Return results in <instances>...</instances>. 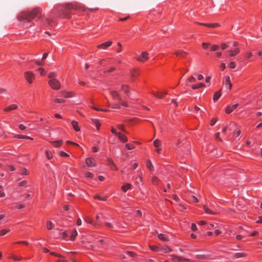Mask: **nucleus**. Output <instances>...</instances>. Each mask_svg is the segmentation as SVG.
I'll use <instances>...</instances> for the list:
<instances>
[{
    "label": "nucleus",
    "instance_id": "obj_1",
    "mask_svg": "<svg viewBox=\"0 0 262 262\" xmlns=\"http://www.w3.org/2000/svg\"><path fill=\"white\" fill-rule=\"evenodd\" d=\"M41 9L39 8H35L31 11L22 12L17 16L19 21L30 22L36 16H37L41 12Z\"/></svg>",
    "mask_w": 262,
    "mask_h": 262
},
{
    "label": "nucleus",
    "instance_id": "obj_2",
    "mask_svg": "<svg viewBox=\"0 0 262 262\" xmlns=\"http://www.w3.org/2000/svg\"><path fill=\"white\" fill-rule=\"evenodd\" d=\"M49 85L54 90H57L60 88V83L58 80L56 78L50 79L48 81Z\"/></svg>",
    "mask_w": 262,
    "mask_h": 262
},
{
    "label": "nucleus",
    "instance_id": "obj_3",
    "mask_svg": "<svg viewBox=\"0 0 262 262\" xmlns=\"http://www.w3.org/2000/svg\"><path fill=\"white\" fill-rule=\"evenodd\" d=\"M148 53L147 52H142L137 60L141 62H144L148 59Z\"/></svg>",
    "mask_w": 262,
    "mask_h": 262
},
{
    "label": "nucleus",
    "instance_id": "obj_4",
    "mask_svg": "<svg viewBox=\"0 0 262 262\" xmlns=\"http://www.w3.org/2000/svg\"><path fill=\"white\" fill-rule=\"evenodd\" d=\"M25 77L26 79L30 83H31L34 79V74L30 71H27L25 73Z\"/></svg>",
    "mask_w": 262,
    "mask_h": 262
},
{
    "label": "nucleus",
    "instance_id": "obj_5",
    "mask_svg": "<svg viewBox=\"0 0 262 262\" xmlns=\"http://www.w3.org/2000/svg\"><path fill=\"white\" fill-rule=\"evenodd\" d=\"M64 8L66 9L70 10H78L79 7L73 3H69L64 5Z\"/></svg>",
    "mask_w": 262,
    "mask_h": 262
},
{
    "label": "nucleus",
    "instance_id": "obj_6",
    "mask_svg": "<svg viewBox=\"0 0 262 262\" xmlns=\"http://www.w3.org/2000/svg\"><path fill=\"white\" fill-rule=\"evenodd\" d=\"M112 44V41H108L107 42H104L102 44L99 45L97 46V48L99 49H102L103 50L106 49L107 48L110 47Z\"/></svg>",
    "mask_w": 262,
    "mask_h": 262
},
{
    "label": "nucleus",
    "instance_id": "obj_7",
    "mask_svg": "<svg viewBox=\"0 0 262 262\" xmlns=\"http://www.w3.org/2000/svg\"><path fill=\"white\" fill-rule=\"evenodd\" d=\"M85 163L89 166L94 167L95 166V161L91 158H88L85 160Z\"/></svg>",
    "mask_w": 262,
    "mask_h": 262
},
{
    "label": "nucleus",
    "instance_id": "obj_8",
    "mask_svg": "<svg viewBox=\"0 0 262 262\" xmlns=\"http://www.w3.org/2000/svg\"><path fill=\"white\" fill-rule=\"evenodd\" d=\"M238 106V104L236 103V104H234L233 105H229L226 108V110H225V112L227 114H229L230 113H231L233 110L235 109L236 108V107Z\"/></svg>",
    "mask_w": 262,
    "mask_h": 262
},
{
    "label": "nucleus",
    "instance_id": "obj_9",
    "mask_svg": "<svg viewBox=\"0 0 262 262\" xmlns=\"http://www.w3.org/2000/svg\"><path fill=\"white\" fill-rule=\"evenodd\" d=\"M110 93V94L112 96V97L114 99H118L119 100H121V98H120L119 93L117 91H111Z\"/></svg>",
    "mask_w": 262,
    "mask_h": 262
},
{
    "label": "nucleus",
    "instance_id": "obj_10",
    "mask_svg": "<svg viewBox=\"0 0 262 262\" xmlns=\"http://www.w3.org/2000/svg\"><path fill=\"white\" fill-rule=\"evenodd\" d=\"M228 52L229 56L233 57L236 55L239 52V49L238 48H236L234 50L228 51Z\"/></svg>",
    "mask_w": 262,
    "mask_h": 262
},
{
    "label": "nucleus",
    "instance_id": "obj_11",
    "mask_svg": "<svg viewBox=\"0 0 262 262\" xmlns=\"http://www.w3.org/2000/svg\"><path fill=\"white\" fill-rule=\"evenodd\" d=\"M224 83L226 86H228L229 89L232 88V84L230 82V77L229 76H226L225 78Z\"/></svg>",
    "mask_w": 262,
    "mask_h": 262
},
{
    "label": "nucleus",
    "instance_id": "obj_12",
    "mask_svg": "<svg viewBox=\"0 0 262 262\" xmlns=\"http://www.w3.org/2000/svg\"><path fill=\"white\" fill-rule=\"evenodd\" d=\"M201 25L206 26L209 28H215L220 26L219 24L218 23H213V24H204V23H200Z\"/></svg>",
    "mask_w": 262,
    "mask_h": 262
},
{
    "label": "nucleus",
    "instance_id": "obj_13",
    "mask_svg": "<svg viewBox=\"0 0 262 262\" xmlns=\"http://www.w3.org/2000/svg\"><path fill=\"white\" fill-rule=\"evenodd\" d=\"M119 139L123 142H126L127 141V138L124 135L122 134L120 132L117 136Z\"/></svg>",
    "mask_w": 262,
    "mask_h": 262
},
{
    "label": "nucleus",
    "instance_id": "obj_14",
    "mask_svg": "<svg viewBox=\"0 0 262 262\" xmlns=\"http://www.w3.org/2000/svg\"><path fill=\"white\" fill-rule=\"evenodd\" d=\"M18 106L16 104H12L11 105H9L7 106V107L5 108L4 111L5 112H9L13 110H15L17 108Z\"/></svg>",
    "mask_w": 262,
    "mask_h": 262
},
{
    "label": "nucleus",
    "instance_id": "obj_15",
    "mask_svg": "<svg viewBox=\"0 0 262 262\" xmlns=\"http://www.w3.org/2000/svg\"><path fill=\"white\" fill-rule=\"evenodd\" d=\"M174 54L178 56L184 57L185 56V55L187 54V53L186 52H184L183 51L179 50V51H176Z\"/></svg>",
    "mask_w": 262,
    "mask_h": 262
},
{
    "label": "nucleus",
    "instance_id": "obj_16",
    "mask_svg": "<svg viewBox=\"0 0 262 262\" xmlns=\"http://www.w3.org/2000/svg\"><path fill=\"white\" fill-rule=\"evenodd\" d=\"M139 75V74L136 70H133L130 73L132 81H134L136 79V77Z\"/></svg>",
    "mask_w": 262,
    "mask_h": 262
},
{
    "label": "nucleus",
    "instance_id": "obj_17",
    "mask_svg": "<svg viewBox=\"0 0 262 262\" xmlns=\"http://www.w3.org/2000/svg\"><path fill=\"white\" fill-rule=\"evenodd\" d=\"M71 123H72L73 128L75 129V131L78 132V131L80 130V128L78 126V123L77 121H72Z\"/></svg>",
    "mask_w": 262,
    "mask_h": 262
},
{
    "label": "nucleus",
    "instance_id": "obj_18",
    "mask_svg": "<svg viewBox=\"0 0 262 262\" xmlns=\"http://www.w3.org/2000/svg\"><path fill=\"white\" fill-rule=\"evenodd\" d=\"M158 237L160 239V240H162L163 241H169V239L167 237V236H166V235L165 234H158Z\"/></svg>",
    "mask_w": 262,
    "mask_h": 262
},
{
    "label": "nucleus",
    "instance_id": "obj_19",
    "mask_svg": "<svg viewBox=\"0 0 262 262\" xmlns=\"http://www.w3.org/2000/svg\"><path fill=\"white\" fill-rule=\"evenodd\" d=\"M221 90H220L214 93V96H213V100L214 102H215L221 96Z\"/></svg>",
    "mask_w": 262,
    "mask_h": 262
},
{
    "label": "nucleus",
    "instance_id": "obj_20",
    "mask_svg": "<svg viewBox=\"0 0 262 262\" xmlns=\"http://www.w3.org/2000/svg\"><path fill=\"white\" fill-rule=\"evenodd\" d=\"M195 257L199 259H209V255H200L198 254L195 256Z\"/></svg>",
    "mask_w": 262,
    "mask_h": 262
},
{
    "label": "nucleus",
    "instance_id": "obj_21",
    "mask_svg": "<svg viewBox=\"0 0 262 262\" xmlns=\"http://www.w3.org/2000/svg\"><path fill=\"white\" fill-rule=\"evenodd\" d=\"M205 86V84L203 83H200L198 84L193 85L191 86V89L193 90H195L200 88L204 87Z\"/></svg>",
    "mask_w": 262,
    "mask_h": 262
},
{
    "label": "nucleus",
    "instance_id": "obj_22",
    "mask_svg": "<svg viewBox=\"0 0 262 262\" xmlns=\"http://www.w3.org/2000/svg\"><path fill=\"white\" fill-rule=\"evenodd\" d=\"M121 89L122 91H124L125 93H128L129 92V86L126 84H122L121 87Z\"/></svg>",
    "mask_w": 262,
    "mask_h": 262
},
{
    "label": "nucleus",
    "instance_id": "obj_23",
    "mask_svg": "<svg viewBox=\"0 0 262 262\" xmlns=\"http://www.w3.org/2000/svg\"><path fill=\"white\" fill-rule=\"evenodd\" d=\"M146 166L150 171L154 170V166L150 160L146 162Z\"/></svg>",
    "mask_w": 262,
    "mask_h": 262
},
{
    "label": "nucleus",
    "instance_id": "obj_24",
    "mask_svg": "<svg viewBox=\"0 0 262 262\" xmlns=\"http://www.w3.org/2000/svg\"><path fill=\"white\" fill-rule=\"evenodd\" d=\"M61 93L62 96L66 98H71L73 97L71 92H62Z\"/></svg>",
    "mask_w": 262,
    "mask_h": 262
},
{
    "label": "nucleus",
    "instance_id": "obj_25",
    "mask_svg": "<svg viewBox=\"0 0 262 262\" xmlns=\"http://www.w3.org/2000/svg\"><path fill=\"white\" fill-rule=\"evenodd\" d=\"M132 185L130 184H126L125 185H124L122 186V189L123 191L126 192L127 190L130 188Z\"/></svg>",
    "mask_w": 262,
    "mask_h": 262
},
{
    "label": "nucleus",
    "instance_id": "obj_26",
    "mask_svg": "<svg viewBox=\"0 0 262 262\" xmlns=\"http://www.w3.org/2000/svg\"><path fill=\"white\" fill-rule=\"evenodd\" d=\"M247 255V254L243 252H239L235 254L234 256L235 258H241L245 257Z\"/></svg>",
    "mask_w": 262,
    "mask_h": 262
},
{
    "label": "nucleus",
    "instance_id": "obj_27",
    "mask_svg": "<svg viewBox=\"0 0 262 262\" xmlns=\"http://www.w3.org/2000/svg\"><path fill=\"white\" fill-rule=\"evenodd\" d=\"M77 231L74 229L72 231V234H71V237H70V239L71 241H73L75 238L76 237V236H77Z\"/></svg>",
    "mask_w": 262,
    "mask_h": 262
},
{
    "label": "nucleus",
    "instance_id": "obj_28",
    "mask_svg": "<svg viewBox=\"0 0 262 262\" xmlns=\"http://www.w3.org/2000/svg\"><path fill=\"white\" fill-rule=\"evenodd\" d=\"M54 227V224L51 222L48 221L47 223V228L48 230H51L53 229Z\"/></svg>",
    "mask_w": 262,
    "mask_h": 262
},
{
    "label": "nucleus",
    "instance_id": "obj_29",
    "mask_svg": "<svg viewBox=\"0 0 262 262\" xmlns=\"http://www.w3.org/2000/svg\"><path fill=\"white\" fill-rule=\"evenodd\" d=\"M62 140H58L56 141H53L52 142V143L55 147H58L62 144Z\"/></svg>",
    "mask_w": 262,
    "mask_h": 262
},
{
    "label": "nucleus",
    "instance_id": "obj_30",
    "mask_svg": "<svg viewBox=\"0 0 262 262\" xmlns=\"http://www.w3.org/2000/svg\"><path fill=\"white\" fill-rule=\"evenodd\" d=\"M15 137L17 138H20V139H31V140L33 139V138H32L31 137H30L29 136H24V135H15Z\"/></svg>",
    "mask_w": 262,
    "mask_h": 262
},
{
    "label": "nucleus",
    "instance_id": "obj_31",
    "mask_svg": "<svg viewBox=\"0 0 262 262\" xmlns=\"http://www.w3.org/2000/svg\"><path fill=\"white\" fill-rule=\"evenodd\" d=\"M117 128H118V129L120 130H122L123 131V132L125 133H127V132H126V130L124 128V125H122V124H118L117 125Z\"/></svg>",
    "mask_w": 262,
    "mask_h": 262
},
{
    "label": "nucleus",
    "instance_id": "obj_32",
    "mask_svg": "<svg viewBox=\"0 0 262 262\" xmlns=\"http://www.w3.org/2000/svg\"><path fill=\"white\" fill-rule=\"evenodd\" d=\"M204 209L207 213L214 214L215 213L208 209L205 205L204 206Z\"/></svg>",
    "mask_w": 262,
    "mask_h": 262
},
{
    "label": "nucleus",
    "instance_id": "obj_33",
    "mask_svg": "<svg viewBox=\"0 0 262 262\" xmlns=\"http://www.w3.org/2000/svg\"><path fill=\"white\" fill-rule=\"evenodd\" d=\"M46 155L48 159H51L52 158V155L50 151L49 150H46Z\"/></svg>",
    "mask_w": 262,
    "mask_h": 262
},
{
    "label": "nucleus",
    "instance_id": "obj_34",
    "mask_svg": "<svg viewBox=\"0 0 262 262\" xmlns=\"http://www.w3.org/2000/svg\"><path fill=\"white\" fill-rule=\"evenodd\" d=\"M92 121L95 124L97 128L99 129L100 126V123L98 122V121L96 119H92Z\"/></svg>",
    "mask_w": 262,
    "mask_h": 262
},
{
    "label": "nucleus",
    "instance_id": "obj_35",
    "mask_svg": "<svg viewBox=\"0 0 262 262\" xmlns=\"http://www.w3.org/2000/svg\"><path fill=\"white\" fill-rule=\"evenodd\" d=\"M161 145V142L160 140L156 139L154 141V145L156 147H158Z\"/></svg>",
    "mask_w": 262,
    "mask_h": 262
},
{
    "label": "nucleus",
    "instance_id": "obj_36",
    "mask_svg": "<svg viewBox=\"0 0 262 262\" xmlns=\"http://www.w3.org/2000/svg\"><path fill=\"white\" fill-rule=\"evenodd\" d=\"M195 81H196V79L193 76H191L187 79V81L189 82H190V83L194 82Z\"/></svg>",
    "mask_w": 262,
    "mask_h": 262
},
{
    "label": "nucleus",
    "instance_id": "obj_37",
    "mask_svg": "<svg viewBox=\"0 0 262 262\" xmlns=\"http://www.w3.org/2000/svg\"><path fill=\"white\" fill-rule=\"evenodd\" d=\"M85 176L87 178H92L94 176L93 174L89 171H86L85 173Z\"/></svg>",
    "mask_w": 262,
    "mask_h": 262
},
{
    "label": "nucleus",
    "instance_id": "obj_38",
    "mask_svg": "<svg viewBox=\"0 0 262 262\" xmlns=\"http://www.w3.org/2000/svg\"><path fill=\"white\" fill-rule=\"evenodd\" d=\"M111 107L113 108H120V105L118 103H114L112 104Z\"/></svg>",
    "mask_w": 262,
    "mask_h": 262
},
{
    "label": "nucleus",
    "instance_id": "obj_39",
    "mask_svg": "<svg viewBox=\"0 0 262 262\" xmlns=\"http://www.w3.org/2000/svg\"><path fill=\"white\" fill-rule=\"evenodd\" d=\"M9 230L2 229L0 231V235L2 236L9 232Z\"/></svg>",
    "mask_w": 262,
    "mask_h": 262
},
{
    "label": "nucleus",
    "instance_id": "obj_40",
    "mask_svg": "<svg viewBox=\"0 0 262 262\" xmlns=\"http://www.w3.org/2000/svg\"><path fill=\"white\" fill-rule=\"evenodd\" d=\"M177 259L180 261H190V260L189 259L183 258V257H180V256H177Z\"/></svg>",
    "mask_w": 262,
    "mask_h": 262
},
{
    "label": "nucleus",
    "instance_id": "obj_41",
    "mask_svg": "<svg viewBox=\"0 0 262 262\" xmlns=\"http://www.w3.org/2000/svg\"><path fill=\"white\" fill-rule=\"evenodd\" d=\"M235 66H236L235 63L233 61L230 62L229 63V64H228V67L231 69H234V68H235Z\"/></svg>",
    "mask_w": 262,
    "mask_h": 262
},
{
    "label": "nucleus",
    "instance_id": "obj_42",
    "mask_svg": "<svg viewBox=\"0 0 262 262\" xmlns=\"http://www.w3.org/2000/svg\"><path fill=\"white\" fill-rule=\"evenodd\" d=\"M55 76H56V74L54 72H51L48 75V77L49 78H50L51 79H53V78H55L54 77Z\"/></svg>",
    "mask_w": 262,
    "mask_h": 262
},
{
    "label": "nucleus",
    "instance_id": "obj_43",
    "mask_svg": "<svg viewBox=\"0 0 262 262\" xmlns=\"http://www.w3.org/2000/svg\"><path fill=\"white\" fill-rule=\"evenodd\" d=\"M125 147L128 150H131L135 148V146L133 145H129L128 144H126L125 145Z\"/></svg>",
    "mask_w": 262,
    "mask_h": 262
},
{
    "label": "nucleus",
    "instance_id": "obj_44",
    "mask_svg": "<svg viewBox=\"0 0 262 262\" xmlns=\"http://www.w3.org/2000/svg\"><path fill=\"white\" fill-rule=\"evenodd\" d=\"M219 48V47L217 45H213L211 47V50L213 51L217 50Z\"/></svg>",
    "mask_w": 262,
    "mask_h": 262
},
{
    "label": "nucleus",
    "instance_id": "obj_45",
    "mask_svg": "<svg viewBox=\"0 0 262 262\" xmlns=\"http://www.w3.org/2000/svg\"><path fill=\"white\" fill-rule=\"evenodd\" d=\"M54 101L57 103H62L64 102V100L61 99L55 98L54 99Z\"/></svg>",
    "mask_w": 262,
    "mask_h": 262
},
{
    "label": "nucleus",
    "instance_id": "obj_46",
    "mask_svg": "<svg viewBox=\"0 0 262 262\" xmlns=\"http://www.w3.org/2000/svg\"><path fill=\"white\" fill-rule=\"evenodd\" d=\"M149 248L151 250L154 251H157L158 250V247L157 246H149Z\"/></svg>",
    "mask_w": 262,
    "mask_h": 262
},
{
    "label": "nucleus",
    "instance_id": "obj_47",
    "mask_svg": "<svg viewBox=\"0 0 262 262\" xmlns=\"http://www.w3.org/2000/svg\"><path fill=\"white\" fill-rule=\"evenodd\" d=\"M120 101V103L123 106H125V107H127L128 106V104L126 102L122 100L121 99V100H119Z\"/></svg>",
    "mask_w": 262,
    "mask_h": 262
},
{
    "label": "nucleus",
    "instance_id": "obj_48",
    "mask_svg": "<svg viewBox=\"0 0 262 262\" xmlns=\"http://www.w3.org/2000/svg\"><path fill=\"white\" fill-rule=\"evenodd\" d=\"M20 173H21V174H23V175H27L28 174L27 169L25 168L22 169L21 170Z\"/></svg>",
    "mask_w": 262,
    "mask_h": 262
},
{
    "label": "nucleus",
    "instance_id": "obj_49",
    "mask_svg": "<svg viewBox=\"0 0 262 262\" xmlns=\"http://www.w3.org/2000/svg\"><path fill=\"white\" fill-rule=\"evenodd\" d=\"M163 250L165 252H169L171 251V249L167 246H166L163 248Z\"/></svg>",
    "mask_w": 262,
    "mask_h": 262
},
{
    "label": "nucleus",
    "instance_id": "obj_50",
    "mask_svg": "<svg viewBox=\"0 0 262 262\" xmlns=\"http://www.w3.org/2000/svg\"><path fill=\"white\" fill-rule=\"evenodd\" d=\"M210 45V43L208 42H203L202 43V46L204 49H207Z\"/></svg>",
    "mask_w": 262,
    "mask_h": 262
},
{
    "label": "nucleus",
    "instance_id": "obj_51",
    "mask_svg": "<svg viewBox=\"0 0 262 262\" xmlns=\"http://www.w3.org/2000/svg\"><path fill=\"white\" fill-rule=\"evenodd\" d=\"M111 132H112L113 134L115 135L116 136H117V135H118V134H119V132H117L116 130V129H115L114 128H113V127H112V128H111Z\"/></svg>",
    "mask_w": 262,
    "mask_h": 262
},
{
    "label": "nucleus",
    "instance_id": "obj_52",
    "mask_svg": "<svg viewBox=\"0 0 262 262\" xmlns=\"http://www.w3.org/2000/svg\"><path fill=\"white\" fill-rule=\"evenodd\" d=\"M50 254L53 255H55L56 256H57V257H61V258L63 257V256L61 255H60V254H59L58 253H55V252H51Z\"/></svg>",
    "mask_w": 262,
    "mask_h": 262
},
{
    "label": "nucleus",
    "instance_id": "obj_53",
    "mask_svg": "<svg viewBox=\"0 0 262 262\" xmlns=\"http://www.w3.org/2000/svg\"><path fill=\"white\" fill-rule=\"evenodd\" d=\"M27 182L26 181H23L19 183V186H25L27 184Z\"/></svg>",
    "mask_w": 262,
    "mask_h": 262
},
{
    "label": "nucleus",
    "instance_id": "obj_54",
    "mask_svg": "<svg viewBox=\"0 0 262 262\" xmlns=\"http://www.w3.org/2000/svg\"><path fill=\"white\" fill-rule=\"evenodd\" d=\"M233 134L235 136H238L241 134V130H238L234 131L233 133Z\"/></svg>",
    "mask_w": 262,
    "mask_h": 262
},
{
    "label": "nucleus",
    "instance_id": "obj_55",
    "mask_svg": "<svg viewBox=\"0 0 262 262\" xmlns=\"http://www.w3.org/2000/svg\"><path fill=\"white\" fill-rule=\"evenodd\" d=\"M191 228L193 231H196L197 229L196 226L194 223L192 224Z\"/></svg>",
    "mask_w": 262,
    "mask_h": 262
},
{
    "label": "nucleus",
    "instance_id": "obj_56",
    "mask_svg": "<svg viewBox=\"0 0 262 262\" xmlns=\"http://www.w3.org/2000/svg\"><path fill=\"white\" fill-rule=\"evenodd\" d=\"M60 156L61 157H68L69 156V155L67 153L64 152V151H61L60 152Z\"/></svg>",
    "mask_w": 262,
    "mask_h": 262
},
{
    "label": "nucleus",
    "instance_id": "obj_57",
    "mask_svg": "<svg viewBox=\"0 0 262 262\" xmlns=\"http://www.w3.org/2000/svg\"><path fill=\"white\" fill-rule=\"evenodd\" d=\"M217 119L216 118H215V119H212L211 120V125L212 126H213L215 123V122L217 121Z\"/></svg>",
    "mask_w": 262,
    "mask_h": 262
},
{
    "label": "nucleus",
    "instance_id": "obj_58",
    "mask_svg": "<svg viewBox=\"0 0 262 262\" xmlns=\"http://www.w3.org/2000/svg\"><path fill=\"white\" fill-rule=\"evenodd\" d=\"M215 136L216 138L218 139L220 141H222V139L220 137V133L219 132L216 133L215 134Z\"/></svg>",
    "mask_w": 262,
    "mask_h": 262
},
{
    "label": "nucleus",
    "instance_id": "obj_59",
    "mask_svg": "<svg viewBox=\"0 0 262 262\" xmlns=\"http://www.w3.org/2000/svg\"><path fill=\"white\" fill-rule=\"evenodd\" d=\"M127 253L131 257H134L136 255L135 253L131 251H127Z\"/></svg>",
    "mask_w": 262,
    "mask_h": 262
},
{
    "label": "nucleus",
    "instance_id": "obj_60",
    "mask_svg": "<svg viewBox=\"0 0 262 262\" xmlns=\"http://www.w3.org/2000/svg\"><path fill=\"white\" fill-rule=\"evenodd\" d=\"M99 148L96 146H94L92 148V150L94 152H96L99 151Z\"/></svg>",
    "mask_w": 262,
    "mask_h": 262
},
{
    "label": "nucleus",
    "instance_id": "obj_61",
    "mask_svg": "<svg viewBox=\"0 0 262 262\" xmlns=\"http://www.w3.org/2000/svg\"><path fill=\"white\" fill-rule=\"evenodd\" d=\"M227 47H228V46L226 43H223L221 45V48L223 50L226 49V48H227Z\"/></svg>",
    "mask_w": 262,
    "mask_h": 262
},
{
    "label": "nucleus",
    "instance_id": "obj_62",
    "mask_svg": "<svg viewBox=\"0 0 262 262\" xmlns=\"http://www.w3.org/2000/svg\"><path fill=\"white\" fill-rule=\"evenodd\" d=\"M192 201L194 202H198V199L194 195H192Z\"/></svg>",
    "mask_w": 262,
    "mask_h": 262
},
{
    "label": "nucleus",
    "instance_id": "obj_63",
    "mask_svg": "<svg viewBox=\"0 0 262 262\" xmlns=\"http://www.w3.org/2000/svg\"><path fill=\"white\" fill-rule=\"evenodd\" d=\"M203 78H204L203 76L201 74H199L197 76V78L199 80H202L203 79Z\"/></svg>",
    "mask_w": 262,
    "mask_h": 262
},
{
    "label": "nucleus",
    "instance_id": "obj_64",
    "mask_svg": "<svg viewBox=\"0 0 262 262\" xmlns=\"http://www.w3.org/2000/svg\"><path fill=\"white\" fill-rule=\"evenodd\" d=\"M257 223H262V216L258 217V220L256 221Z\"/></svg>",
    "mask_w": 262,
    "mask_h": 262
}]
</instances>
